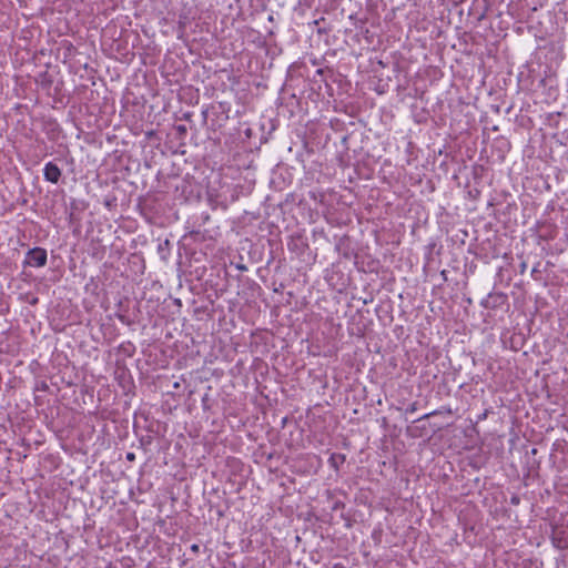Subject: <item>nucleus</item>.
Here are the masks:
<instances>
[{
  "instance_id": "7ed1b4c3",
  "label": "nucleus",
  "mask_w": 568,
  "mask_h": 568,
  "mask_svg": "<svg viewBox=\"0 0 568 568\" xmlns=\"http://www.w3.org/2000/svg\"><path fill=\"white\" fill-rule=\"evenodd\" d=\"M133 458H134L133 454H128V459H133Z\"/></svg>"
},
{
  "instance_id": "f257e3e1",
  "label": "nucleus",
  "mask_w": 568,
  "mask_h": 568,
  "mask_svg": "<svg viewBox=\"0 0 568 568\" xmlns=\"http://www.w3.org/2000/svg\"><path fill=\"white\" fill-rule=\"evenodd\" d=\"M48 254L47 251L42 247H33L28 251L24 265L32 267H43L47 264Z\"/></svg>"
},
{
  "instance_id": "f03ea898",
  "label": "nucleus",
  "mask_w": 568,
  "mask_h": 568,
  "mask_svg": "<svg viewBox=\"0 0 568 568\" xmlns=\"http://www.w3.org/2000/svg\"><path fill=\"white\" fill-rule=\"evenodd\" d=\"M44 179L51 183H58L61 178V170L53 162H48L43 169Z\"/></svg>"
}]
</instances>
